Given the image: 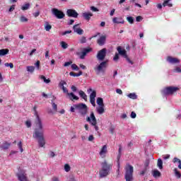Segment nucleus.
Segmentation results:
<instances>
[{
	"label": "nucleus",
	"instance_id": "603ef678",
	"mask_svg": "<svg viewBox=\"0 0 181 181\" xmlns=\"http://www.w3.org/2000/svg\"><path fill=\"white\" fill-rule=\"evenodd\" d=\"M18 146L21 151V152H23V148H22V141H19L18 144Z\"/></svg>",
	"mask_w": 181,
	"mask_h": 181
},
{
	"label": "nucleus",
	"instance_id": "f704fd0d",
	"mask_svg": "<svg viewBox=\"0 0 181 181\" xmlns=\"http://www.w3.org/2000/svg\"><path fill=\"white\" fill-rule=\"evenodd\" d=\"M60 46L62 47V49H67V47H69V45L64 41H62L60 42Z\"/></svg>",
	"mask_w": 181,
	"mask_h": 181
},
{
	"label": "nucleus",
	"instance_id": "e2e57ef3",
	"mask_svg": "<svg viewBox=\"0 0 181 181\" xmlns=\"http://www.w3.org/2000/svg\"><path fill=\"white\" fill-rule=\"evenodd\" d=\"M116 93L117 94H119L120 95H122V90H121L119 88L116 89Z\"/></svg>",
	"mask_w": 181,
	"mask_h": 181
},
{
	"label": "nucleus",
	"instance_id": "c85d7f7f",
	"mask_svg": "<svg viewBox=\"0 0 181 181\" xmlns=\"http://www.w3.org/2000/svg\"><path fill=\"white\" fill-rule=\"evenodd\" d=\"M8 53H9V49H0V56H6V54H8Z\"/></svg>",
	"mask_w": 181,
	"mask_h": 181
},
{
	"label": "nucleus",
	"instance_id": "0e129e2a",
	"mask_svg": "<svg viewBox=\"0 0 181 181\" xmlns=\"http://www.w3.org/2000/svg\"><path fill=\"white\" fill-rule=\"evenodd\" d=\"M136 22H141V21H142V16H139L136 18Z\"/></svg>",
	"mask_w": 181,
	"mask_h": 181
},
{
	"label": "nucleus",
	"instance_id": "ea45409f",
	"mask_svg": "<svg viewBox=\"0 0 181 181\" xmlns=\"http://www.w3.org/2000/svg\"><path fill=\"white\" fill-rule=\"evenodd\" d=\"M127 21L129 22V23L132 25V23H134V21H135V19H134L132 16H129L127 18Z\"/></svg>",
	"mask_w": 181,
	"mask_h": 181
},
{
	"label": "nucleus",
	"instance_id": "cd10ccee",
	"mask_svg": "<svg viewBox=\"0 0 181 181\" xmlns=\"http://www.w3.org/2000/svg\"><path fill=\"white\" fill-rule=\"evenodd\" d=\"M30 3H26L21 6L22 11H28V9H30Z\"/></svg>",
	"mask_w": 181,
	"mask_h": 181
},
{
	"label": "nucleus",
	"instance_id": "20e7f679",
	"mask_svg": "<svg viewBox=\"0 0 181 181\" xmlns=\"http://www.w3.org/2000/svg\"><path fill=\"white\" fill-rule=\"evenodd\" d=\"M76 110H77L78 114L82 115V117H86L87 115V112H88V107L87 105L84 103H79L77 105H74Z\"/></svg>",
	"mask_w": 181,
	"mask_h": 181
},
{
	"label": "nucleus",
	"instance_id": "6e6552de",
	"mask_svg": "<svg viewBox=\"0 0 181 181\" xmlns=\"http://www.w3.org/2000/svg\"><path fill=\"white\" fill-rule=\"evenodd\" d=\"M88 93H91L90 94V103L93 107H95V97H97V92L95 90H93L92 88H89L88 89Z\"/></svg>",
	"mask_w": 181,
	"mask_h": 181
},
{
	"label": "nucleus",
	"instance_id": "423d86ee",
	"mask_svg": "<svg viewBox=\"0 0 181 181\" xmlns=\"http://www.w3.org/2000/svg\"><path fill=\"white\" fill-rule=\"evenodd\" d=\"M107 67H108V61H103L100 64L96 65L94 70L96 74H100V73H105Z\"/></svg>",
	"mask_w": 181,
	"mask_h": 181
},
{
	"label": "nucleus",
	"instance_id": "09e8293b",
	"mask_svg": "<svg viewBox=\"0 0 181 181\" xmlns=\"http://www.w3.org/2000/svg\"><path fill=\"white\" fill-rule=\"evenodd\" d=\"M25 125L27 128H30V127H32V122H30V120H27L25 122Z\"/></svg>",
	"mask_w": 181,
	"mask_h": 181
},
{
	"label": "nucleus",
	"instance_id": "6ab92c4d",
	"mask_svg": "<svg viewBox=\"0 0 181 181\" xmlns=\"http://www.w3.org/2000/svg\"><path fill=\"white\" fill-rule=\"evenodd\" d=\"M17 176L19 181H30L28 180V177L25 173H19L17 174Z\"/></svg>",
	"mask_w": 181,
	"mask_h": 181
},
{
	"label": "nucleus",
	"instance_id": "e433bc0d",
	"mask_svg": "<svg viewBox=\"0 0 181 181\" xmlns=\"http://www.w3.org/2000/svg\"><path fill=\"white\" fill-rule=\"evenodd\" d=\"M175 175L177 179H180L181 177V174L177 170V168L174 169Z\"/></svg>",
	"mask_w": 181,
	"mask_h": 181
},
{
	"label": "nucleus",
	"instance_id": "9b49d317",
	"mask_svg": "<svg viewBox=\"0 0 181 181\" xmlns=\"http://www.w3.org/2000/svg\"><path fill=\"white\" fill-rule=\"evenodd\" d=\"M52 14L57 18V19H63V18H64V13L57 8H52Z\"/></svg>",
	"mask_w": 181,
	"mask_h": 181
},
{
	"label": "nucleus",
	"instance_id": "473e14b6",
	"mask_svg": "<svg viewBox=\"0 0 181 181\" xmlns=\"http://www.w3.org/2000/svg\"><path fill=\"white\" fill-rule=\"evenodd\" d=\"M127 97H129V98H131L132 100H136V98H138L136 94H135L134 93H129V95H127Z\"/></svg>",
	"mask_w": 181,
	"mask_h": 181
},
{
	"label": "nucleus",
	"instance_id": "7ed1b4c3",
	"mask_svg": "<svg viewBox=\"0 0 181 181\" xmlns=\"http://www.w3.org/2000/svg\"><path fill=\"white\" fill-rule=\"evenodd\" d=\"M124 179L126 181H134V167L129 164L125 167Z\"/></svg>",
	"mask_w": 181,
	"mask_h": 181
},
{
	"label": "nucleus",
	"instance_id": "412c9836",
	"mask_svg": "<svg viewBox=\"0 0 181 181\" xmlns=\"http://www.w3.org/2000/svg\"><path fill=\"white\" fill-rule=\"evenodd\" d=\"M106 39L107 37H105V35L100 36V37L98 40V45H99V46H104V45H105Z\"/></svg>",
	"mask_w": 181,
	"mask_h": 181
},
{
	"label": "nucleus",
	"instance_id": "c9c22d12",
	"mask_svg": "<svg viewBox=\"0 0 181 181\" xmlns=\"http://www.w3.org/2000/svg\"><path fill=\"white\" fill-rule=\"evenodd\" d=\"M27 71H28L29 73H33V71H35V66H27Z\"/></svg>",
	"mask_w": 181,
	"mask_h": 181
},
{
	"label": "nucleus",
	"instance_id": "58836bf2",
	"mask_svg": "<svg viewBox=\"0 0 181 181\" xmlns=\"http://www.w3.org/2000/svg\"><path fill=\"white\" fill-rule=\"evenodd\" d=\"M71 67L72 70H75V71H78V70H80V68H78V66L76 64H71Z\"/></svg>",
	"mask_w": 181,
	"mask_h": 181
},
{
	"label": "nucleus",
	"instance_id": "a19ab883",
	"mask_svg": "<svg viewBox=\"0 0 181 181\" xmlns=\"http://www.w3.org/2000/svg\"><path fill=\"white\" fill-rule=\"evenodd\" d=\"M71 169V167H70V165H69V164H65L64 165L65 172H70Z\"/></svg>",
	"mask_w": 181,
	"mask_h": 181
},
{
	"label": "nucleus",
	"instance_id": "49530a36",
	"mask_svg": "<svg viewBox=\"0 0 181 181\" xmlns=\"http://www.w3.org/2000/svg\"><path fill=\"white\" fill-rule=\"evenodd\" d=\"M121 152H122V146L121 145L119 146V154L117 156V159L121 158Z\"/></svg>",
	"mask_w": 181,
	"mask_h": 181
},
{
	"label": "nucleus",
	"instance_id": "393cba45",
	"mask_svg": "<svg viewBox=\"0 0 181 181\" xmlns=\"http://www.w3.org/2000/svg\"><path fill=\"white\" fill-rule=\"evenodd\" d=\"M152 175H153V177H155V178L160 177V175H161L160 173L158 170H153L152 171Z\"/></svg>",
	"mask_w": 181,
	"mask_h": 181
},
{
	"label": "nucleus",
	"instance_id": "1a4fd4ad",
	"mask_svg": "<svg viewBox=\"0 0 181 181\" xmlns=\"http://www.w3.org/2000/svg\"><path fill=\"white\" fill-rule=\"evenodd\" d=\"M117 52L119 54H120V56H122L123 57H124V59H126L128 63H129L130 64H134V62H132V61H131V59L128 58V55H127V50L122 49V47H118Z\"/></svg>",
	"mask_w": 181,
	"mask_h": 181
},
{
	"label": "nucleus",
	"instance_id": "680f3d73",
	"mask_svg": "<svg viewBox=\"0 0 181 181\" xmlns=\"http://www.w3.org/2000/svg\"><path fill=\"white\" fill-rule=\"evenodd\" d=\"M169 158H170V155L169 154L163 156V159H164V160H166V159H169Z\"/></svg>",
	"mask_w": 181,
	"mask_h": 181
},
{
	"label": "nucleus",
	"instance_id": "6e6d98bb",
	"mask_svg": "<svg viewBox=\"0 0 181 181\" xmlns=\"http://www.w3.org/2000/svg\"><path fill=\"white\" fill-rule=\"evenodd\" d=\"M72 64H73V62H65L64 64V67H68V66H70Z\"/></svg>",
	"mask_w": 181,
	"mask_h": 181
},
{
	"label": "nucleus",
	"instance_id": "f8f14e48",
	"mask_svg": "<svg viewBox=\"0 0 181 181\" xmlns=\"http://www.w3.org/2000/svg\"><path fill=\"white\" fill-rule=\"evenodd\" d=\"M62 90H63L64 93H65L66 94H67V95H68L69 98V100H71V101H73V100H78V97L76 96V95H74V93H69V90H67V88L64 87V88H62Z\"/></svg>",
	"mask_w": 181,
	"mask_h": 181
},
{
	"label": "nucleus",
	"instance_id": "79ce46f5",
	"mask_svg": "<svg viewBox=\"0 0 181 181\" xmlns=\"http://www.w3.org/2000/svg\"><path fill=\"white\" fill-rule=\"evenodd\" d=\"M66 181H77L76 180V178L74 177V175H71L67 177V180Z\"/></svg>",
	"mask_w": 181,
	"mask_h": 181
},
{
	"label": "nucleus",
	"instance_id": "052dcab7",
	"mask_svg": "<svg viewBox=\"0 0 181 181\" xmlns=\"http://www.w3.org/2000/svg\"><path fill=\"white\" fill-rule=\"evenodd\" d=\"M131 118H136V113L135 112H132L130 115Z\"/></svg>",
	"mask_w": 181,
	"mask_h": 181
},
{
	"label": "nucleus",
	"instance_id": "2f4dec72",
	"mask_svg": "<svg viewBox=\"0 0 181 181\" xmlns=\"http://www.w3.org/2000/svg\"><path fill=\"white\" fill-rule=\"evenodd\" d=\"M83 75V72L82 71H79V73L76 74L74 72H70L69 73V76H72V77H80V76Z\"/></svg>",
	"mask_w": 181,
	"mask_h": 181
},
{
	"label": "nucleus",
	"instance_id": "5fc2aeb1",
	"mask_svg": "<svg viewBox=\"0 0 181 181\" xmlns=\"http://www.w3.org/2000/svg\"><path fill=\"white\" fill-rule=\"evenodd\" d=\"M71 33V30H66V31H64L62 33V36H66V35H69Z\"/></svg>",
	"mask_w": 181,
	"mask_h": 181
},
{
	"label": "nucleus",
	"instance_id": "72a5a7b5",
	"mask_svg": "<svg viewBox=\"0 0 181 181\" xmlns=\"http://www.w3.org/2000/svg\"><path fill=\"white\" fill-rule=\"evenodd\" d=\"M45 29L47 32H50V30L52 29V25L49 24L47 22H46Z\"/></svg>",
	"mask_w": 181,
	"mask_h": 181
},
{
	"label": "nucleus",
	"instance_id": "bb28decb",
	"mask_svg": "<svg viewBox=\"0 0 181 181\" xmlns=\"http://www.w3.org/2000/svg\"><path fill=\"white\" fill-rule=\"evenodd\" d=\"M157 166L160 170L163 169V161H162V159L158 158L157 161Z\"/></svg>",
	"mask_w": 181,
	"mask_h": 181
},
{
	"label": "nucleus",
	"instance_id": "9d476101",
	"mask_svg": "<svg viewBox=\"0 0 181 181\" xmlns=\"http://www.w3.org/2000/svg\"><path fill=\"white\" fill-rule=\"evenodd\" d=\"M105 56H107V49L103 48L98 52V54L96 55V58L99 62H103L104 59H105Z\"/></svg>",
	"mask_w": 181,
	"mask_h": 181
},
{
	"label": "nucleus",
	"instance_id": "a18cd8bd",
	"mask_svg": "<svg viewBox=\"0 0 181 181\" xmlns=\"http://www.w3.org/2000/svg\"><path fill=\"white\" fill-rule=\"evenodd\" d=\"M37 69V70H40V61H37L34 64Z\"/></svg>",
	"mask_w": 181,
	"mask_h": 181
},
{
	"label": "nucleus",
	"instance_id": "4468645a",
	"mask_svg": "<svg viewBox=\"0 0 181 181\" xmlns=\"http://www.w3.org/2000/svg\"><path fill=\"white\" fill-rule=\"evenodd\" d=\"M66 15L69 18H78V13L74 9H68L66 11Z\"/></svg>",
	"mask_w": 181,
	"mask_h": 181
},
{
	"label": "nucleus",
	"instance_id": "f257e3e1",
	"mask_svg": "<svg viewBox=\"0 0 181 181\" xmlns=\"http://www.w3.org/2000/svg\"><path fill=\"white\" fill-rule=\"evenodd\" d=\"M35 128L33 134V138L37 139L38 146L40 148H45L46 145V139H45V124L43 121L37 115V112H35Z\"/></svg>",
	"mask_w": 181,
	"mask_h": 181
},
{
	"label": "nucleus",
	"instance_id": "864d4df0",
	"mask_svg": "<svg viewBox=\"0 0 181 181\" xmlns=\"http://www.w3.org/2000/svg\"><path fill=\"white\" fill-rule=\"evenodd\" d=\"M86 42H87V39L86 38V37H82L80 39V42H81V43H86Z\"/></svg>",
	"mask_w": 181,
	"mask_h": 181
},
{
	"label": "nucleus",
	"instance_id": "13d9d810",
	"mask_svg": "<svg viewBox=\"0 0 181 181\" xmlns=\"http://www.w3.org/2000/svg\"><path fill=\"white\" fill-rule=\"evenodd\" d=\"M52 105L53 110L55 111H57V105H56V103H52Z\"/></svg>",
	"mask_w": 181,
	"mask_h": 181
},
{
	"label": "nucleus",
	"instance_id": "b1692460",
	"mask_svg": "<svg viewBox=\"0 0 181 181\" xmlns=\"http://www.w3.org/2000/svg\"><path fill=\"white\" fill-rule=\"evenodd\" d=\"M170 1L172 0H165L164 1V2L163 3V6H168L169 8H172V6H173V4L172 3H170Z\"/></svg>",
	"mask_w": 181,
	"mask_h": 181
},
{
	"label": "nucleus",
	"instance_id": "8fccbe9b",
	"mask_svg": "<svg viewBox=\"0 0 181 181\" xmlns=\"http://www.w3.org/2000/svg\"><path fill=\"white\" fill-rule=\"evenodd\" d=\"M180 162H181V160L177 158V157H175L173 159V163H180Z\"/></svg>",
	"mask_w": 181,
	"mask_h": 181
},
{
	"label": "nucleus",
	"instance_id": "a211bd4d",
	"mask_svg": "<svg viewBox=\"0 0 181 181\" xmlns=\"http://www.w3.org/2000/svg\"><path fill=\"white\" fill-rule=\"evenodd\" d=\"M11 145H12V143L4 141L1 145H0V149H2L3 151H8V149L11 148Z\"/></svg>",
	"mask_w": 181,
	"mask_h": 181
},
{
	"label": "nucleus",
	"instance_id": "4d7b16f0",
	"mask_svg": "<svg viewBox=\"0 0 181 181\" xmlns=\"http://www.w3.org/2000/svg\"><path fill=\"white\" fill-rule=\"evenodd\" d=\"M15 11V5H12L9 8H8V12H13Z\"/></svg>",
	"mask_w": 181,
	"mask_h": 181
},
{
	"label": "nucleus",
	"instance_id": "5701e85b",
	"mask_svg": "<svg viewBox=\"0 0 181 181\" xmlns=\"http://www.w3.org/2000/svg\"><path fill=\"white\" fill-rule=\"evenodd\" d=\"M112 22H113V23H117V24H119V23L123 24L124 23V20L122 18L115 17L112 19Z\"/></svg>",
	"mask_w": 181,
	"mask_h": 181
},
{
	"label": "nucleus",
	"instance_id": "39448f33",
	"mask_svg": "<svg viewBox=\"0 0 181 181\" xmlns=\"http://www.w3.org/2000/svg\"><path fill=\"white\" fill-rule=\"evenodd\" d=\"M180 90V87L177 86H168L161 90L163 95H173L177 91Z\"/></svg>",
	"mask_w": 181,
	"mask_h": 181
},
{
	"label": "nucleus",
	"instance_id": "f3484780",
	"mask_svg": "<svg viewBox=\"0 0 181 181\" xmlns=\"http://www.w3.org/2000/svg\"><path fill=\"white\" fill-rule=\"evenodd\" d=\"M74 32L77 33L78 35H83L84 33V30L80 28V24L74 25L73 27Z\"/></svg>",
	"mask_w": 181,
	"mask_h": 181
},
{
	"label": "nucleus",
	"instance_id": "de8ad7c7",
	"mask_svg": "<svg viewBox=\"0 0 181 181\" xmlns=\"http://www.w3.org/2000/svg\"><path fill=\"white\" fill-rule=\"evenodd\" d=\"M4 66L6 67H10V69H13V63H5Z\"/></svg>",
	"mask_w": 181,
	"mask_h": 181
},
{
	"label": "nucleus",
	"instance_id": "dca6fc26",
	"mask_svg": "<svg viewBox=\"0 0 181 181\" xmlns=\"http://www.w3.org/2000/svg\"><path fill=\"white\" fill-rule=\"evenodd\" d=\"M167 62L170 63V64H179L180 59L173 57H168Z\"/></svg>",
	"mask_w": 181,
	"mask_h": 181
},
{
	"label": "nucleus",
	"instance_id": "c756f323",
	"mask_svg": "<svg viewBox=\"0 0 181 181\" xmlns=\"http://www.w3.org/2000/svg\"><path fill=\"white\" fill-rule=\"evenodd\" d=\"M96 103H97L98 105H99V107L104 106V100H103L102 98H98Z\"/></svg>",
	"mask_w": 181,
	"mask_h": 181
},
{
	"label": "nucleus",
	"instance_id": "4be33fe9",
	"mask_svg": "<svg viewBox=\"0 0 181 181\" xmlns=\"http://www.w3.org/2000/svg\"><path fill=\"white\" fill-rule=\"evenodd\" d=\"M96 111L98 114L102 115V114H104V112H105V109L104 108V106H98L96 107Z\"/></svg>",
	"mask_w": 181,
	"mask_h": 181
},
{
	"label": "nucleus",
	"instance_id": "0eeeda50",
	"mask_svg": "<svg viewBox=\"0 0 181 181\" xmlns=\"http://www.w3.org/2000/svg\"><path fill=\"white\" fill-rule=\"evenodd\" d=\"M87 122H89V124H91L93 127H94L95 131H98L99 128L98 126H97V119L95 118V116L94 115V112H91L90 117H88L86 118Z\"/></svg>",
	"mask_w": 181,
	"mask_h": 181
},
{
	"label": "nucleus",
	"instance_id": "aec40b11",
	"mask_svg": "<svg viewBox=\"0 0 181 181\" xmlns=\"http://www.w3.org/2000/svg\"><path fill=\"white\" fill-rule=\"evenodd\" d=\"M82 16L85 21H90L91 19V17L93 16V13L91 12H85L82 13Z\"/></svg>",
	"mask_w": 181,
	"mask_h": 181
},
{
	"label": "nucleus",
	"instance_id": "a878e982",
	"mask_svg": "<svg viewBox=\"0 0 181 181\" xmlns=\"http://www.w3.org/2000/svg\"><path fill=\"white\" fill-rule=\"evenodd\" d=\"M78 94L81 98H83L85 101H87V95L84 91L83 90H79Z\"/></svg>",
	"mask_w": 181,
	"mask_h": 181
},
{
	"label": "nucleus",
	"instance_id": "3c124183",
	"mask_svg": "<svg viewBox=\"0 0 181 181\" xmlns=\"http://www.w3.org/2000/svg\"><path fill=\"white\" fill-rule=\"evenodd\" d=\"M115 131V126H111L110 127V134H114V132Z\"/></svg>",
	"mask_w": 181,
	"mask_h": 181
},
{
	"label": "nucleus",
	"instance_id": "f03ea898",
	"mask_svg": "<svg viewBox=\"0 0 181 181\" xmlns=\"http://www.w3.org/2000/svg\"><path fill=\"white\" fill-rule=\"evenodd\" d=\"M102 169L99 172V175L100 177H106V176H108L110 175V172L111 169H112V165L108 164L107 163V160H104L101 163Z\"/></svg>",
	"mask_w": 181,
	"mask_h": 181
},
{
	"label": "nucleus",
	"instance_id": "bf43d9fd",
	"mask_svg": "<svg viewBox=\"0 0 181 181\" xmlns=\"http://www.w3.org/2000/svg\"><path fill=\"white\" fill-rule=\"evenodd\" d=\"M118 59H119V55L116 53L115 55V57H114V58H113V60H114L115 62H117V61L118 60Z\"/></svg>",
	"mask_w": 181,
	"mask_h": 181
},
{
	"label": "nucleus",
	"instance_id": "2eb2a0df",
	"mask_svg": "<svg viewBox=\"0 0 181 181\" xmlns=\"http://www.w3.org/2000/svg\"><path fill=\"white\" fill-rule=\"evenodd\" d=\"M107 153H108V150H107V145H104L100 152H99V155L102 158H104L107 156Z\"/></svg>",
	"mask_w": 181,
	"mask_h": 181
},
{
	"label": "nucleus",
	"instance_id": "ddd939ff",
	"mask_svg": "<svg viewBox=\"0 0 181 181\" xmlns=\"http://www.w3.org/2000/svg\"><path fill=\"white\" fill-rule=\"evenodd\" d=\"M90 52H91V48H84L81 52H77L76 54H78V56H80V59L83 60L84 57L87 56V54L90 53Z\"/></svg>",
	"mask_w": 181,
	"mask_h": 181
},
{
	"label": "nucleus",
	"instance_id": "c03bdc74",
	"mask_svg": "<svg viewBox=\"0 0 181 181\" xmlns=\"http://www.w3.org/2000/svg\"><path fill=\"white\" fill-rule=\"evenodd\" d=\"M174 73H181V67L180 66H176L174 70Z\"/></svg>",
	"mask_w": 181,
	"mask_h": 181
},
{
	"label": "nucleus",
	"instance_id": "774afa93",
	"mask_svg": "<svg viewBox=\"0 0 181 181\" xmlns=\"http://www.w3.org/2000/svg\"><path fill=\"white\" fill-rule=\"evenodd\" d=\"M71 89L72 90V91H73L74 93H76V91H77V88H76V86H72L71 87Z\"/></svg>",
	"mask_w": 181,
	"mask_h": 181
},
{
	"label": "nucleus",
	"instance_id": "338daca9",
	"mask_svg": "<svg viewBox=\"0 0 181 181\" xmlns=\"http://www.w3.org/2000/svg\"><path fill=\"white\" fill-rule=\"evenodd\" d=\"M49 50L46 51V52H45V58L46 59H50V55H49Z\"/></svg>",
	"mask_w": 181,
	"mask_h": 181
},
{
	"label": "nucleus",
	"instance_id": "4c0bfd02",
	"mask_svg": "<svg viewBox=\"0 0 181 181\" xmlns=\"http://www.w3.org/2000/svg\"><path fill=\"white\" fill-rule=\"evenodd\" d=\"M66 85H67V83H66V81H61L59 84V86L60 88H62V90L63 88H64V86H66Z\"/></svg>",
	"mask_w": 181,
	"mask_h": 181
},
{
	"label": "nucleus",
	"instance_id": "69168bd1",
	"mask_svg": "<svg viewBox=\"0 0 181 181\" xmlns=\"http://www.w3.org/2000/svg\"><path fill=\"white\" fill-rule=\"evenodd\" d=\"M90 9L93 11V12H98V8H95V6H91Z\"/></svg>",
	"mask_w": 181,
	"mask_h": 181
},
{
	"label": "nucleus",
	"instance_id": "7c9ffc66",
	"mask_svg": "<svg viewBox=\"0 0 181 181\" xmlns=\"http://www.w3.org/2000/svg\"><path fill=\"white\" fill-rule=\"evenodd\" d=\"M40 80H43L44 83H45V84H49V83H50V79H47L46 76H43V75H40Z\"/></svg>",
	"mask_w": 181,
	"mask_h": 181
},
{
	"label": "nucleus",
	"instance_id": "37998d69",
	"mask_svg": "<svg viewBox=\"0 0 181 181\" xmlns=\"http://www.w3.org/2000/svg\"><path fill=\"white\" fill-rule=\"evenodd\" d=\"M20 21L22 23L28 22V18L24 16H21L20 18Z\"/></svg>",
	"mask_w": 181,
	"mask_h": 181
}]
</instances>
